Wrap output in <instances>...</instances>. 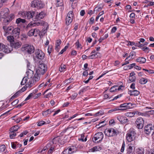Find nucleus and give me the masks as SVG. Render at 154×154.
Wrapping results in <instances>:
<instances>
[{
  "label": "nucleus",
  "mask_w": 154,
  "mask_h": 154,
  "mask_svg": "<svg viewBox=\"0 0 154 154\" xmlns=\"http://www.w3.org/2000/svg\"><path fill=\"white\" fill-rule=\"evenodd\" d=\"M66 66L64 64H62L59 68V70L61 72H64L66 70Z\"/></svg>",
  "instance_id": "f704fd0d"
},
{
  "label": "nucleus",
  "mask_w": 154,
  "mask_h": 154,
  "mask_svg": "<svg viewBox=\"0 0 154 154\" xmlns=\"http://www.w3.org/2000/svg\"><path fill=\"white\" fill-rule=\"evenodd\" d=\"M135 75V73L134 72H132L130 73L129 79L130 82H133L135 81L136 79Z\"/></svg>",
  "instance_id": "393cba45"
},
{
  "label": "nucleus",
  "mask_w": 154,
  "mask_h": 154,
  "mask_svg": "<svg viewBox=\"0 0 154 154\" xmlns=\"http://www.w3.org/2000/svg\"><path fill=\"white\" fill-rule=\"evenodd\" d=\"M74 16V14L73 13V12L72 11H70L68 13L67 15L66 16L67 17H68L69 18H70L72 19H73Z\"/></svg>",
  "instance_id": "49530a36"
},
{
  "label": "nucleus",
  "mask_w": 154,
  "mask_h": 154,
  "mask_svg": "<svg viewBox=\"0 0 154 154\" xmlns=\"http://www.w3.org/2000/svg\"><path fill=\"white\" fill-rule=\"evenodd\" d=\"M29 82H26V83H25V86L23 87L20 91V93L25 91L27 88H30L34 85L33 83H31V82L30 83Z\"/></svg>",
  "instance_id": "412c9836"
},
{
  "label": "nucleus",
  "mask_w": 154,
  "mask_h": 154,
  "mask_svg": "<svg viewBox=\"0 0 154 154\" xmlns=\"http://www.w3.org/2000/svg\"><path fill=\"white\" fill-rule=\"evenodd\" d=\"M102 149V147L100 146H95L92 148L90 149L91 151V152H95L98 151H99L101 150Z\"/></svg>",
  "instance_id": "c85d7f7f"
},
{
  "label": "nucleus",
  "mask_w": 154,
  "mask_h": 154,
  "mask_svg": "<svg viewBox=\"0 0 154 154\" xmlns=\"http://www.w3.org/2000/svg\"><path fill=\"white\" fill-rule=\"evenodd\" d=\"M77 95L78 94L77 93H75L72 95L71 98L72 99L74 100L77 97Z\"/></svg>",
  "instance_id": "338daca9"
},
{
  "label": "nucleus",
  "mask_w": 154,
  "mask_h": 154,
  "mask_svg": "<svg viewBox=\"0 0 154 154\" xmlns=\"http://www.w3.org/2000/svg\"><path fill=\"white\" fill-rule=\"evenodd\" d=\"M31 6L32 7L41 8L44 7L45 5L41 1L35 0L32 2Z\"/></svg>",
  "instance_id": "9b49d317"
},
{
  "label": "nucleus",
  "mask_w": 154,
  "mask_h": 154,
  "mask_svg": "<svg viewBox=\"0 0 154 154\" xmlns=\"http://www.w3.org/2000/svg\"><path fill=\"white\" fill-rule=\"evenodd\" d=\"M33 93H30L29 95L27 97L25 100V101H26L27 100L30 99L31 97L33 96Z\"/></svg>",
  "instance_id": "052dcab7"
},
{
  "label": "nucleus",
  "mask_w": 154,
  "mask_h": 154,
  "mask_svg": "<svg viewBox=\"0 0 154 154\" xmlns=\"http://www.w3.org/2000/svg\"><path fill=\"white\" fill-rule=\"evenodd\" d=\"M11 46L12 49H17L20 48L21 45V42L19 41H14L13 42L11 43Z\"/></svg>",
  "instance_id": "a211bd4d"
},
{
  "label": "nucleus",
  "mask_w": 154,
  "mask_h": 154,
  "mask_svg": "<svg viewBox=\"0 0 154 154\" xmlns=\"http://www.w3.org/2000/svg\"><path fill=\"white\" fill-rule=\"evenodd\" d=\"M122 96V94H119V95H118L117 96H115L113 99H112L111 100H110V101H113L114 100H117V99L121 97Z\"/></svg>",
  "instance_id": "0e129e2a"
},
{
  "label": "nucleus",
  "mask_w": 154,
  "mask_h": 154,
  "mask_svg": "<svg viewBox=\"0 0 154 154\" xmlns=\"http://www.w3.org/2000/svg\"><path fill=\"white\" fill-rule=\"evenodd\" d=\"M153 113V111L151 110L148 111H146L145 112V116H149L150 114H151Z\"/></svg>",
  "instance_id": "6e6d98bb"
},
{
  "label": "nucleus",
  "mask_w": 154,
  "mask_h": 154,
  "mask_svg": "<svg viewBox=\"0 0 154 154\" xmlns=\"http://www.w3.org/2000/svg\"><path fill=\"white\" fill-rule=\"evenodd\" d=\"M18 14L24 18L30 19L33 17L35 14V12L33 11H23L19 12Z\"/></svg>",
  "instance_id": "20e7f679"
},
{
  "label": "nucleus",
  "mask_w": 154,
  "mask_h": 154,
  "mask_svg": "<svg viewBox=\"0 0 154 154\" xmlns=\"http://www.w3.org/2000/svg\"><path fill=\"white\" fill-rule=\"evenodd\" d=\"M61 43V41L60 39H58L56 41L55 43V50L58 52L60 48V45Z\"/></svg>",
  "instance_id": "bb28decb"
},
{
  "label": "nucleus",
  "mask_w": 154,
  "mask_h": 154,
  "mask_svg": "<svg viewBox=\"0 0 154 154\" xmlns=\"http://www.w3.org/2000/svg\"><path fill=\"white\" fill-rule=\"evenodd\" d=\"M128 94L131 96H136L140 94V92L137 90H131L129 91Z\"/></svg>",
  "instance_id": "c756f323"
},
{
  "label": "nucleus",
  "mask_w": 154,
  "mask_h": 154,
  "mask_svg": "<svg viewBox=\"0 0 154 154\" xmlns=\"http://www.w3.org/2000/svg\"><path fill=\"white\" fill-rule=\"evenodd\" d=\"M117 86H114L111 87L109 90V91L110 92H114L116 91L117 89L116 88Z\"/></svg>",
  "instance_id": "603ef678"
},
{
  "label": "nucleus",
  "mask_w": 154,
  "mask_h": 154,
  "mask_svg": "<svg viewBox=\"0 0 154 154\" xmlns=\"http://www.w3.org/2000/svg\"><path fill=\"white\" fill-rule=\"evenodd\" d=\"M22 50L23 51L26 52L29 54H31L34 52L35 48L32 45L25 44L22 47Z\"/></svg>",
  "instance_id": "39448f33"
},
{
  "label": "nucleus",
  "mask_w": 154,
  "mask_h": 154,
  "mask_svg": "<svg viewBox=\"0 0 154 154\" xmlns=\"http://www.w3.org/2000/svg\"><path fill=\"white\" fill-rule=\"evenodd\" d=\"M17 142H12L11 143V145L12 148L14 149H16L17 147Z\"/></svg>",
  "instance_id": "bf43d9fd"
},
{
  "label": "nucleus",
  "mask_w": 154,
  "mask_h": 154,
  "mask_svg": "<svg viewBox=\"0 0 154 154\" xmlns=\"http://www.w3.org/2000/svg\"><path fill=\"white\" fill-rule=\"evenodd\" d=\"M100 53L97 52L95 50H93L90 53V55L89 56L88 58V59H94L100 57Z\"/></svg>",
  "instance_id": "2eb2a0df"
},
{
  "label": "nucleus",
  "mask_w": 154,
  "mask_h": 154,
  "mask_svg": "<svg viewBox=\"0 0 154 154\" xmlns=\"http://www.w3.org/2000/svg\"><path fill=\"white\" fill-rule=\"evenodd\" d=\"M42 115L43 116H45V117H46L49 115V113L48 112V109L46 110L45 111H44L43 112V113H42Z\"/></svg>",
  "instance_id": "13d9d810"
},
{
  "label": "nucleus",
  "mask_w": 154,
  "mask_h": 154,
  "mask_svg": "<svg viewBox=\"0 0 154 154\" xmlns=\"http://www.w3.org/2000/svg\"><path fill=\"white\" fill-rule=\"evenodd\" d=\"M43 23L42 21H38L36 22H30L27 26V28L36 26H42Z\"/></svg>",
  "instance_id": "aec40b11"
},
{
  "label": "nucleus",
  "mask_w": 154,
  "mask_h": 154,
  "mask_svg": "<svg viewBox=\"0 0 154 154\" xmlns=\"http://www.w3.org/2000/svg\"><path fill=\"white\" fill-rule=\"evenodd\" d=\"M154 132V126L152 124H149L145 127V133L146 134H149L152 133V134Z\"/></svg>",
  "instance_id": "ddd939ff"
},
{
  "label": "nucleus",
  "mask_w": 154,
  "mask_h": 154,
  "mask_svg": "<svg viewBox=\"0 0 154 154\" xmlns=\"http://www.w3.org/2000/svg\"><path fill=\"white\" fill-rule=\"evenodd\" d=\"M135 115L136 114L138 116H142L144 115V113L139 112L138 111H134Z\"/></svg>",
  "instance_id": "69168bd1"
},
{
  "label": "nucleus",
  "mask_w": 154,
  "mask_h": 154,
  "mask_svg": "<svg viewBox=\"0 0 154 154\" xmlns=\"http://www.w3.org/2000/svg\"><path fill=\"white\" fill-rule=\"evenodd\" d=\"M85 137V135L84 134H82L80 135V137L79 138V140H82V141H85V142L87 140V137H86L84 139V138Z\"/></svg>",
  "instance_id": "58836bf2"
},
{
  "label": "nucleus",
  "mask_w": 154,
  "mask_h": 154,
  "mask_svg": "<svg viewBox=\"0 0 154 154\" xmlns=\"http://www.w3.org/2000/svg\"><path fill=\"white\" fill-rule=\"evenodd\" d=\"M3 29L6 32L5 35H6L7 34H8L9 32L12 31L13 28V27L12 26L7 27L6 26H4L3 27Z\"/></svg>",
  "instance_id": "cd10ccee"
},
{
  "label": "nucleus",
  "mask_w": 154,
  "mask_h": 154,
  "mask_svg": "<svg viewBox=\"0 0 154 154\" xmlns=\"http://www.w3.org/2000/svg\"><path fill=\"white\" fill-rule=\"evenodd\" d=\"M133 104L130 103H125L121 104L118 107L119 108V111H126L132 108Z\"/></svg>",
  "instance_id": "1a4fd4ad"
},
{
  "label": "nucleus",
  "mask_w": 154,
  "mask_h": 154,
  "mask_svg": "<svg viewBox=\"0 0 154 154\" xmlns=\"http://www.w3.org/2000/svg\"><path fill=\"white\" fill-rule=\"evenodd\" d=\"M136 135V133L135 130L131 128L128 131L126 134L127 140L128 142H131L135 140Z\"/></svg>",
  "instance_id": "7ed1b4c3"
},
{
  "label": "nucleus",
  "mask_w": 154,
  "mask_h": 154,
  "mask_svg": "<svg viewBox=\"0 0 154 154\" xmlns=\"http://www.w3.org/2000/svg\"><path fill=\"white\" fill-rule=\"evenodd\" d=\"M12 50L13 49L11 45H8V46H5L4 45V46L3 47L2 51H3V52L5 53H8L12 51Z\"/></svg>",
  "instance_id": "4be33fe9"
},
{
  "label": "nucleus",
  "mask_w": 154,
  "mask_h": 154,
  "mask_svg": "<svg viewBox=\"0 0 154 154\" xmlns=\"http://www.w3.org/2000/svg\"><path fill=\"white\" fill-rule=\"evenodd\" d=\"M117 111H119V107H117L113 109H112L109 110L108 111V112L109 113H110L112 112Z\"/></svg>",
  "instance_id": "8fccbe9b"
},
{
  "label": "nucleus",
  "mask_w": 154,
  "mask_h": 154,
  "mask_svg": "<svg viewBox=\"0 0 154 154\" xmlns=\"http://www.w3.org/2000/svg\"><path fill=\"white\" fill-rule=\"evenodd\" d=\"M63 0H56V5L57 6H60L63 5Z\"/></svg>",
  "instance_id": "37998d69"
},
{
  "label": "nucleus",
  "mask_w": 154,
  "mask_h": 154,
  "mask_svg": "<svg viewBox=\"0 0 154 154\" xmlns=\"http://www.w3.org/2000/svg\"><path fill=\"white\" fill-rule=\"evenodd\" d=\"M33 75V72L31 70L27 71L26 72V75L24 77L21 82V84L23 85L26 82H30L29 83H33L34 85V82L32 81V78Z\"/></svg>",
  "instance_id": "f03ea898"
},
{
  "label": "nucleus",
  "mask_w": 154,
  "mask_h": 154,
  "mask_svg": "<svg viewBox=\"0 0 154 154\" xmlns=\"http://www.w3.org/2000/svg\"><path fill=\"white\" fill-rule=\"evenodd\" d=\"M103 8V7L100 6L99 5H97L94 10V12H95V11H96V12L100 11H101Z\"/></svg>",
  "instance_id": "79ce46f5"
},
{
  "label": "nucleus",
  "mask_w": 154,
  "mask_h": 154,
  "mask_svg": "<svg viewBox=\"0 0 154 154\" xmlns=\"http://www.w3.org/2000/svg\"><path fill=\"white\" fill-rule=\"evenodd\" d=\"M76 150V148L75 146H72L66 149L63 151V154H71L75 152Z\"/></svg>",
  "instance_id": "dca6fc26"
},
{
  "label": "nucleus",
  "mask_w": 154,
  "mask_h": 154,
  "mask_svg": "<svg viewBox=\"0 0 154 154\" xmlns=\"http://www.w3.org/2000/svg\"><path fill=\"white\" fill-rule=\"evenodd\" d=\"M45 123L46 122L45 121H41L38 122L37 125L38 126H40L45 124Z\"/></svg>",
  "instance_id": "680f3d73"
},
{
  "label": "nucleus",
  "mask_w": 154,
  "mask_h": 154,
  "mask_svg": "<svg viewBox=\"0 0 154 154\" xmlns=\"http://www.w3.org/2000/svg\"><path fill=\"white\" fill-rule=\"evenodd\" d=\"M135 55V52L134 51L131 52L130 53L129 56L126 58L125 60H130L131 59H134V58Z\"/></svg>",
  "instance_id": "7c9ffc66"
},
{
  "label": "nucleus",
  "mask_w": 154,
  "mask_h": 154,
  "mask_svg": "<svg viewBox=\"0 0 154 154\" xmlns=\"http://www.w3.org/2000/svg\"><path fill=\"white\" fill-rule=\"evenodd\" d=\"M147 154H154V149H151L149 151H146Z\"/></svg>",
  "instance_id": "774afa93"
},
{
  "label": "nucleus",
  "mask_w": 154,
  "mask_h": 154,
  "mask_svg": "<svg viewBox=\"0 0 154 154\" xmlns=\"http://www.w3.org/2000/svg\"><path fill=\"white\" fill-rule=\"evenodd\" d=\"M19 127L18 126H14L11 127L10 129V131H14L15 132L18 129Z\"/></svg>",
  "instance_id": "a19ab883"
},
{
  "label": "nucleus",
  "mask_w": 154,
  "mask_h": 154,
  "mask_svg": "<svg viewBox=\"0 0 154 154\" xmlns=\"http://www.w3.org/2000/svg\"><path fill=\"white\" fill-rule=\"evenodd\" d=\"M118 130L112 128L106 129L104 132L105 135L108 137L114 136L117 135L118 133Z\"/></svg>",
  "instance_id": "423d86ee"
},
{
  "label": "nucleus",
  "mask_w": 154,
  "mask_h": 154,
  "mask_svg": "<svg viewBox=\"0 0 154 154\" xmlns=\"http://www.w3.org/2000/svg\"><path fill=\"white\" fill-rule=\"evenodd\" d=\"M20 91H18L15 94L12 96L11 97L10 100H11L12 99H14L16 97H17L19 95H20Z\"/></svg>",
  "instance_id": "c03bdc74"
},
{
  "label": "nucleus",
  "mask_w": 154,
  "mask_h": 154,
  "mask_svg": "<svg viewBox=\"0 0 154 154\" xmlns=\"http://www.w3.org/2000/svg\"><path fill=\"white\" fill-rule=\"evenodd\" d=\"M136 61L140 63H144V58L143 57H139L136 59Z\"/></svg>",
  "instance_id": "e433bc0d"
},
{
  "label": "nucleus",
  "mask_w": 154,
  "mask_h": 154,
  "mask_svg": "<svg viewBox=\"0 0 154 154\" xmlns=\"http://www.w3.org/2000/svg\"><path fill=\"white\" fill-rule=\"evenodd\" d=\"M131 143H130L128 144V147L127 149V152L129 153H130L132 152L133 151V146Z\"/></svg>",
  "instance_id": "473e14b6"
},
{
  "label": "nucleus",
  "mask_w": 154,
  "mask_h": 154,
  "mask_svg": "<svg viewBox=\"0 0 154 154\" xmlns=\"http://www.w3.org/2000/svg\"><path fill=\"white\" fill-rule=\"evenodd\" d=\"M103 114V111H100L94 115H93L92 114L90 113H86L85 114V116H99L102 115Z\"/></svg>",
  "instance_id": "a878e982"
},
{
  "label": "nucleus",
  "mask_w": 154,
  "mask_h": 154,
  "mask_svg": "<svg viewBox=\"0 0 154 154\" xmlns=\"http://www.w3.org/2000/svg\"><path fill=\"white\" fill-rule=\"evenodd\" d=\"M89 87L88 86H85L82 89H81L79 92V94H81L82 93H83L84 92L86 91L88 89V88H89Z\"/></svg>",
  "instance_id": "4c0bfd02"
},
{
  "label": "nucleus",
  "mask_w": 154,
  "mask_h": 154,
  "mask_svg": "<svg viewBox=\"0 0 154 154\" xmlns=\"http://www.w3.org/2000/svg\"><path fill=\"white\" fill-rule=\"evenodd\" d=\"M33 30L34 31V36H36L39 34L40 30L37 29H34Z\"/></svg>",
  "instance_id": "3c124183"
},
{
  "label": "nucleus",
  "mask_w": 154,
  "mask_h": 154,
  "mask_svg": "<svg viewBox=\"0 0 154 154\" xmlns=\"http://www.w3.org/2000/svg\"><path fill=\"white\" fill-rule=\"evenodd\" d=\"M73 19L68 17H66V23L67 25H69L72 22Z\"/></svg>",
  "instance_id": "72a5a7b5"
},
{
  "label": "nucleus",
  "mask_w": 154,
  "mask_h": 154,
  "mask_svg": "<svg viewBox=\"0 0 154 154\" xmlns=\"http://www.w3.org/2000/svg\"><path fill=\"white\" fill-rule=\"evenodd\" d=\"M26 22L25 19L18 18L16 19V22L18 25L24 23Z\"/></svg>",
  "instance_id": "2f4dec72"
},
{
  "label": "nucleus",
  "mask_w": 154,
  "mask_h": 154,
  "mask_svg": "<svg viewBox=\"0 0 154 154\" xmlns=\"http://www.w3.org/2000/svg\"><path fill=\"white\" fill-rule=\"evenodd\" d=\"M16 135V134L15 132L10 131V137L11 139L14 138Z\"/></svg>",
  "instance_id": "a18cd8bd"
},
{
  "label": "nucleus",
  "mask_w": 154,
  "mask_h": 154,
  "mask_svg": "<svg viewBox=\"0 0 154 154\" xmlns=\"http://www.w3.org/2000/svg\"><path fill=\"white\" fill-rule=\"evenodd\" d=\"M34 31L33 29H31L28 33V35L29 36L34 35Z\"/></svg>",
  "instance_id": "5fc2aeb1"
},
{
  "label": "nucleus",
  "mask_w": 154,
  "mask_h": 154,
  "mask_svg": "<svg viewBox=\"0 0 154 154\" xmlns=\"http://www.w3.org/2000/svg\"><path fill=\"white\" fill-rule=\"evenodd\" d=\"M8 41L10 42V44L13 42L14 41V37L13 36L9 35L7 37Z\"/></svg>",
  "instance_id": "ea45409f"
},
{
  "label": "nucleus",
  "mask_w": 154,
  "mask_h": 154,
  "mask_svg": "<svg viewBox=\"0 0 154 154\" xmlns=\"http://www.w3.org/2000/svg\"><path fill=\"white\" fill-rule=\"evenodd\" d=\"M75 45L78 48H80L81 49L82 48V46L80 44L79 41H77L75 43Z\"/></svg>",
  "instance_id": "e2e57ef3"
},
{
  "label": "nucleus",
  "mask_w": 154,
  "mask_h": 154,
  "mask_svg": "<svg viewBox=\"0 0 154 154\" xmlns=\"http://www.w3.org/2000/svg\"><path fill=\"white\" fill-rule=\"evenodd\" d=\"M47 69V66L44 63H41L39 65L36 71L38 73H39L40 74L43 75L46 72Z\"/></svg>",
  "instance_id": "6e6552de"
},
{
  "label": "nucleus",
  "mask_w": 154,
  "mask_h": 154,
  "mask_svg": "<svg viewBox=\"0 0 154 154\" xmlns=\"http://www.w3.org/2000/svg\"><path fill=\"white\" fill-rule=\"evenodd\" d=\"M20 29L19 28H17L12 30L13 35L16 37H18L20 35Z\"/></svg>",
  "instance_id": "b1692460"
},
{
  "label": "nucleus",
  "mask_w": 154,
  "mask_h": 154,
  "mask_svg": "<svg viewBox=\"0 0 154 154\" xmlns=\"http://www.w3.org/2000/svg\"><path fill=\"white\" fill-rule=\"evenodd\" d=\"M41 74H40L39 73H38L36 71V73L35 74L34 76L33 77V78H32L34 82V84L35 83L39 81L40 78V76Z\"/></svg>",
  "instance_id": "5701e85b"
},
{
  "label": "nucleus",
  "mask_w": 154,
  "mask_h": 154,
  "mask_svg": "<svg viewBox=\"0 0 154 154\" xmlns=\"http://www.w3.org/2000/svg\"><path fill=\"white\" fill-rule=\"evenodd\" d=\"M10 11L8 8H5L1 11L0 13V16L3 19H4V22L7 24L11 21L14 19V14H11L9 15Z\"/></svg>",
  "instance_id": "f257e3e1"
},
{
  "label": "nucleus",
  "mask_w": 154,
  "mask_h": 154,
  "mask_svg": "<svg viewBox=\"0 0 154 154\" xmlns=\"http://www.w3.org/2000/svg\"><path fill=\"white\" fill-rule=\"evenodd\" d=\"M103 137V134L102 132H98L94 135L93 138V141L94 143H98L102 140Z\"/></svg>",
  "instance_id": "9d476101"
},
{
  "label": "nucleus",
  "mask_w": 154,
  "mask_h": 154,
  "mask_svg": "<svg viewBox=\"0 0 154 154\" xmlns=\"http://www.w3.org/2000/svg\"><path fill=\"white\" fill-rule=\"evenodd\" d=\"M144 42V39L143 38H140V41L138 42L137 43H135L133 42H128V45H135L136 46L138 47L139 48H142L143 50H144V44L143 43Z\"/></svg>",
  "instance_id": "0eeeda50"
},
{
  "label": "nucleus",
  "mask_w": 154,
  "mask_h": 154,
  "mask_svg": "<svg viewBox=\"0 0 154 154\" xmlns=\"http://www.w3.org/2000/svg\"><path fill=\"white\" fill-rule=\"evenodd\" d=\"M104 11H103L100 12L96 18V20L97 21L100 17L104 14Z\"/></svg>",
  "instance_id": "4d7b16f0"
},
{
  "label": "nucleus",
  "mask_w": 154,
  "mask_h": 154,
  "mask_svg": "<svg viewBox=\"0 0 154 154\" xmlns=\"http://www.w3.org/2000/svg\"><path fill=\"white\" fill-rule=\"evenodd\" d=\"M60 137L58 136L54 138L53 140V143L54 144H56L58 142H59V139H60Z\"/></svg>",
  "instance_id": "de8ad7c7"
},
{
  "label": "nucleus",
  "mask_w": 154,
  "mask_h": 154,
  "mask_svg": "<svg viewBox=\"0 0 154 154\" xmlns=\"http://www.w3.org/2000/svg\"><path fill=\"white\" fill-rule=\"evenodd\" d=\"M6 146L5 145H2L0 146V152H3L5 151Z\"/></svg>",
  "instance_id": "09e8293b"
},
{
  "label": "nucleus",
  "mask_w": 154,
  "mask_h": 154,
  "mask_svg": "<svg viewBox=\"0 0 154 154\" xmlns=\"http://www.w3.org/2000/svg\"><path fill=\"white\" fill-rule=\"evenodd\" d=\"M137 152L139 154H143L144 152L143 148H139Z\"/></svg>",
  "instance_id": "864d4df0"
},
{
  "label": "nucleus",
  "mask_w": 154,
  "mask_h": 154,
  "mask_svg": "<svg viewBox=\"0 0 154 154\" xmlns=\"http://www.w3.org/2000/svg\"><path fill=\"white\" fill-rule=\"evenodd\" d=\"M136 123L138 129H142L143 126L144 124L143 119L142 118H138L136 121Z\"/></svg>",
  "instance_id": "4468645a"
},
{
  "label": "nucleus",
  "mask_w": 154,
  "mask_h": 154,
  "mask_svg": "<svg viewBox=\"0 0 154 154\" xmlns=\"http://www.w3.org/2000/svg\"><path fill=\"white\" fill-rule=\"evenodd\" d=\"M46 15L45 11H41L40 13L37 12L35 17V19L37 20H40L43 19Z\"/></svg>",
  "instance_id": "6ab92c4d"
},
{
  "label": "nucleus",
  "mask_w": 154,
  "mask_h": 154,
  "mask_svg": "<svg viewBox=\"0 0 154 154\" xmlns=\"http://www.w3.org/2000/svg\"><path fill=\"white\" fill-rule=\"evenodd\" d=\"M116 118L117 119H118L121 123L122 124L128 123V120L127 117L119 115Z\"/></svg>",
  "instance_id": "f3484780"
},
{
  "label": "nucleus",
  "mask_w": 154,
  "mask_h": 154,
  "mask_svg": "<svg viewBox=\"0 0 154 154\" xmlns=\"http://www.w3.org/2000/svg\"><path fill=\"white\" fill-rule=\"evenodd\" d=\"M35 57L38 59L43 60L45 57L44 53L41 50L36 49L35 52Z\"/></svg>",
  "instance_id": "f8f14e48"
},
{
  "label": "nucleus",
  "mask_w": 154,
  "mask_h": 154,
  "mask_svg": "<svg viewBox=\"0 0 154 154\" xmlns=\"http://www.w3.org/2000/svg\"><path fill=\"white\" fill-rule=\"evenodd\" d=\"M135 115L134 111L132 112H127L125 113V115L127 116L130 117H133Z\"/></svg>",
  "instance_id": "c9c22d12"
}]
</instances>
